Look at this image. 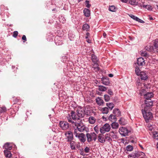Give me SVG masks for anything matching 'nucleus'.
Segmentation results:
<instances>
[{
  "instance_id": "obj_1",
  "label": "nucleus",
  "mask_w": 158,
  "mask_h": 158,
  "mask_svg": "<svg viewBox=\"0 0 158 158\" xmlns=\"http://www.w3.org/2000/svg\"><path fill=\"white\" fill-rule=\"evenodd\" d=\"M67 119L69 122L72 124L73 127L74 128V130L76 129L77 131H78L80 132H82L84 131L87 132L89 131L88 128L85 125L82 123H77L74 122L72 120L70 116L67 117Z\"/></svg>"
},
{
  "instance_id": "obj_2",
  "label": "nucleus",
  "mask_w": 158,
  "mask_h": 158,
  "mask_svg": "<svg viewBox=\"0 0 158 158\" xmlns=\"http://www.w3.org/2000/svg\"><path fill=\"white\" fill-rule=\"evenodd\" d=\"M147 104V106H146L143 105H142V106H143L144 108L141 109V112L145 121L148 123L149 120L152 119V118L153 115L152 113L150 112L152 106H148V105Z\"/></svg>"
},
{
  "instance_id": "obj_3",
  "label": "nucleus",
  "mask_w": 158,
  "mask_h": 158,
  "mask_svg": "<svg viewBox=\"0 0 158 158\" xmlns=\"http://www.w3.org/2000/svg\"><path fill=\"white\" fill-rule=\"evenodd\" d=\"M71 115H69L70 116L72 120H78L80 118H83L85 115V110L84 108L81 107H78L76 111L75 112L71 111L70 113Z\"/></svg>"
},
{
  "instance_id": "obj_4",
  "label": "nucleus",
  "mask_w": 158,
  "mask_h": 158,
  "mask_svg": "<svg viewBox=\"0 0 158 158\" xmlns=\"http://www.w3.org/2000/svg\"><path fill=\"white\" fill-rule=\"evenodd\" d=\"M154 96V94L152 92H148L146 93L144 95V98L145 99L144 100V104H143L144 106H147L148 104V106H152L153 105V102L151 98Z\"/></svg>"
},
{
  "instance_id": "obj_5",
  "label": "nucleus",
  "mask_w": 158,
  "mask_h": 158,
  "mask_svg": "<svg viewBox=\"0 0 158 158\" xmlns=\"http://www.w3.org/2000/svg\"><path fill=\"white\" fill-rule=\"evenodd\" d=\"M73 134L76 138H78L79 140L81 142L84 143L86 140V136L83 133H79L76 129L74 131Z\"/></svg>"
},
{
  "instance_id": "obj_6",
  "label": "nucleus",
  "mask_w": 158,
  "mask_h": 158,
  "mask_svg": "<svg viewBox=\"0 0 158 158\" xmlns=\"http://www.w3.org/2000/svg\"><path fill=\"white\" fill-rule=\"evenodd\" d=\"M87 141L90 143L94 140L95 141L97 139L96 134L94 132H91L90 133H87L86 134Z\"/></svg>"
},
{
  "instance_id": "obj_7",
  "label": "nucleus",
  "mask_w": 158,
  "mask_h": 158,
  "mask_svg": "<svg viewBox=\"0 0 158 158\" xmlns=\"http://www.w3.org/2000/svg\"><path fill=\"white\" fill-rule=\"evenodd\" d=\"M65 139L67 141L69 142L71 141L73 139V133L71 131H68L64 133Z\"/></svg>"
},
{
  "instance_id": "obj_8",
  "label": "nucleus",
  "mask_w": 158,
  "mask_h": 158,
  "mask_svg": "<svg viewBox=\"0 0 158 158\" xmlns=\"http://www.w3.org/2000/svg\"><path fill=\"white\" fill-rule=\"evenodd\" d=\"M130 132L127 127H121L119 128V132L122 136H126L128 135L129 133Z\"/></svg>"
},
{
  "instance_id": "obj_9",
  "label": "nucleus",
  "mask_w": 158,
  "mask_h": 158,
  "mask_svg": "<svg viewBox=\"0 0 158 158\" xmlns=\"http://www.w3.org/2000/svg\"><path fill=\"white\" fill-rule=\"evenodd\" d=\"M110 129V127L108 123H106L100 128V131L102 134H104L106 132H108Z\"/></svg>"
},
{
  "instance_id": "obj_10",
  "label": "nucleus",
  "mask_w": 158,
  "mask_h": 158,
  "mask_svg": "<svg viewBox=\"0 0 158 158\" xmlns=\"http://www.w3.org/2000/svg\"><path fill=\"white\" fill-rule=\"evenodd\" d=\"M55 43L57 45H60L63 43V38L60 36L57 35L55 37Z\"/></svg>"
},
{
  "instance_id": "obj_11",
  "label": "nucleus",
  "mask_w": 158,
  "mask_h": 158,
  "mask_svg": "<svg viewBox=\"0 0 158 158\" xmlns=\"http://www.w3.org/2000/svg\"><path fill=\"white\" fill-rule=\"evenodd\" d=\"M59 125L61 128L63 130H66L69 127V123L66 121H60Z\"/></svg>"
},
{
  "instance_id": "obj_12",
  "label": "nucleus",
  "mask_w": 158,
  "mask_h": 158,
  "mask_svg": "<svg viewBox=\"0 0 158 158\" xmlns=\"http://www.w3.org/2000/svg\"><path fill=\"white\" fill-rule=\"evenodd\" d=\"M102 83L105 85H109L110 84V81L109 78L107 77H102L101 78Z\"/></svg>"
},
{
  "instance_id": "obj_13",
  "label": "nucleus",
  "mask_w": 158,
  "mask_h": 158,
  "mask_svg": "<svg viewBox=\"0 0 158 158\" xmlns=\"http://www.w3.org/2000/svg\"><path fill=\"white\" fill-rule=\"evenodd\" d=\"M137 63L139 66H143L145 64V60L143 58L139 57L137 59Z\"/></svg>"
},
{
  "instance_id": "obj_14",
  "label": "nucleus",
  "mask_w": 158,
  "mask_h": 158,
  "mask_svg": "<svg viewBox=\"0 0 158 158\" xmlns=\"http://www.w3.org/2000/svg\"><path fill=\"white\" fill-rule=\"evenodd\" d=\"M139 76L142 80H146L148 78L147 73L143 71L140 72Z\"/></svg>"
},
{
  "instance_id": "obj_15",
  "label": "nucleus",
  "mask_w": 158,
  "mask_h": 158,
  "mask_svg": "<svg viewBox=\"0 0 158 158\" xmlns=\"http://www.w3.org/2000/svg\"><path fill=\"white\" fill-rule=\"evenodd\" d=\"M91 59L94 64H98V59L96 56L94 54H92L91 55Z\"/></svg>"
},
{
  "instance_id": "obj_16",
  "label": "nucleus",
  "mask_w": 158,
  "mask_h": 158,
  "mask_svg": "<svg viewBox=\"0 0 158 158\" xmlns=\"http://www.w3.org/2000/svg\"><path fill=\"white\" fill-rule=\"evenodd\" d=\"M98 141L101 143H104L106 141L104 137V135L102 134H99L98 136Z\"/></svg>"
},
{
  "instance_id": "obj_17",
  "label": "nucleus",
  "mask_w": 158,
  "mask_h": 158,
  "mask_svg": "<svg viewBox=\"0 0 158 158\" xmlns=\"http://www.w3.org/2000/svg\"><path fill=\"white\" fill-rule=\"evenodd\" d=\"M90 11L89 9L88 8H85L83 10V13L84 15L87 17H89L90 14Z\"/></svg>"
},
{
  "instance_id": "obj_18",
  "label": "nucleus",
  "mask_w": 158,
  "mask_h": 158,
  "mask_svg": "<svg viewBox=\"0 0 158 158\" xmlns=\"http://www.w3.org/2000/svg\"><path fill=\"white\" fill-rule=\"evenodd\" d=\"M10 150H4V152L6 157L7 158H10L12 156Z\"/></svg>"
},
{
  "instance_id": "obj_19",
  "label": "nucleus",
  "mask_w": 158,
  "mask_h": 158,
  "mask_svg": "<svg viewBox=\"0 0 158 158\" xmlns=\"http://www.w3.org/2000/svg\"><path fill=\"white\" fill-rule=\"evenodd\" d=\"M113 113L115 116H119L121 115V112L118 109H114L113 111Z\"/></svg>"
},
{
  "instance_id": "obj_20",
  "label": "nucleus",
  "mask_w": 158,
  "mask_h": 158,
  "mask_svg": "<svg viewBox=\"0 0 158 158\" xmlns=\"http://www.w3.org/2000/svg\"><path fill=\"white\" fill-rule=\"evenodd\" d=\"M96 102L98 105L100 106L103 105L104 103L103 100L99 97L96 99Z\"/></svg>"
},
{
  "instance_id": "obj_21",
  "label": "nucleus",
  "mask_w": 158,
  "mask_h": 158,
  "mask_svg": "<svg viewBox=\"0 0 158 158\" xmlns=\"http://www.w3.org/2000/svg\"><path fill=\"white\" fill-rule=\"evenodd\" d=\"M119 123L122 125H125L127 123V121L123 118L121 117L119 120Z\"/></svg>"
},
{
  "instance_id": "obj_22",
  "label": "nucleus",
  "mask_w": 158,
  "mask_h": 158,
  "mask_svg": "<svg viewBox=\"0 0 158 158\" xmlns=\"http://www.w3.org/2000/svg\"><path fill=\"white\" fill-rule=\"evenodd\" d=\"M3 147V148L5 149V150H10L12 148V146H10L9 143H5Z\"/></svg>"
},
{
  "instance_id": "obj_23",
  "label": "nucleus",
  "mask_w": 158,
  "mask_h": 158,
  "mask_svg": "<svg viewBox=\"0 0 158 158\" xmlns=\"http://www.w3.org/2000/svg\"><path fill=\"white\" fill-rule=\"evenodd\" d=\"M109 119L111 122H116L117 118L115 115L111 114L108 117Z\"/></svg>"
},
{
  "instance_id": "obj_24",
  "label": "nucleus",
  "mask_w": 158,
  "mask_h": 158,
  "mask_svg": "<svg viewBox=\"0 0 158 158\" xmlns=\"http://www.w3.org/2000/svg\"><path fill=\"white\" fill-rule=\"evenodd\" d=\"M70 148L72 150H75L76 149V143L75 142L73 141L69 142Z\"/></svg>"
},
{
  "instance_id": "obj_25",
  "label": "nucleus",
  "mask_w": 158,
  "mask_h": 158,
  "mask_svg": "<svg viewBox=\"0 0 158 158\" xmlns=\"http://www.w3.org/2000/svg\"><path fill=\"white\" fill-rule=\"evenodd\" d=\"M112 123L111 124V127L113 129H116L118 127L119 124L118 123L116 122H112Z\"/></svg>"
},
{
  "instance_id": "obj_26",
  "label": "nucleus",
  "mask_w": 158,
  "mask_h": 158,
  "mask_svg": "<svg viewBox=\"0 0 158 158\" xmlns=\"http://www.w3.org/2000/svg\"><path fill=\"white\" fill-rule=\"evenodd\" d=\"M100 110L103 114H107L109 112V109L107 107L102 108Z\"/></svg>"
},
{
  "instance_id": "obj_27",
  "label": "nucleus",
  "mask_w": 158,
  "mask_h": 158,
  "mask_svg": "<svg viewBox=\"0 0 158 158\" xmlns=\"http://www.w3.org/2000/svg\"><path fill=\"white\" fill-rule=\"evenodd\" d=\"M88 121L90 123L93 124L95 123L96 119L94 117L90 116L89 118Z\"/></svg>"
},
{
  "instance_id": "obj_28",
  "label": "nucleus",
  "mask_w": 158,
  "mask_h": 158,
  "mask_svg": "<svg viewBox=\"0 0 158 158\" xmlns=\"http://www.w3.org/2000/svg\"><path fill=\"white\" fill-rule=\"evenodd\" d=\"M98 90L102 92H104L107 89V87H106L102 85H98Z\"/></svg>"
},
{
  "instance_id": "obj_29",
  "label": "nucleus",
  "mask_w": 158,
  "mask_h": 158,
  "mask_svg": "<svg viewBox=\"0 0 158 158\" xmlns=\"http://www.w3.org/2000/svg\"><path fill=\"white\" fill-rule=\"evenodd\" d=\"M89 26L87 23L84 24L82 26V29L83 30L88 31L89 29Z\"/></svg>"
},
{
  "instance_id": "obj_30",
  "label": "nucleus",
  "mask_w": 158,
  "mask_h": 158,
  "mask_svg": "<svg viewBox=\"0 0 158 158\" xmlns=\"http://www.w3.org/2000/svg\"><path fill=\"white\" fill-rule=\"evenodd\" d=\"M143 8L149 10H152V6L149 5H143Z\"/></svg>"
},
{
  "instance_id": "obj_31",
  "label": "nucleus",
  "mask_w": 158,
  "mask_h": 158,
  "mask_svg": "<svg viewBox=\"0 0 158 158\" xmlns=\"http://www.w3.org/2000/svg\"><path fill=\"white\" fill-rule=\"evenodd\" d=\"M106 106L111 110H112L114 106V104L112 102L106 103Z\"/></svg>"
},
{
  "instance_id": "obj_32",
  "label": "nucleus",
  "mask_w": 158,
  "mask_h": 158,
  "mask_svg": "<svg viewBox=\"0 0 158 158\" xmlns=\"http://www.w3.org/2000/svg\"><path fill=\"white\" fill-rule=\"evenodd\" d=\"M129 3L133 6H136L137 5L138 2L136 0H129Z\"/></svg>"
},
{
  "instance_id": "obj_33",
  "label": "nucleus",
  "mask_w": 158,
  "mask_h": 158,
  "mask_svg": "<svg viewBox=\"0 0 158 158\" xmlns=\"http://www.w3.org/2000/svg\"><path fill=\"white\" fill-rule=\"evenodd\" d=\"M140 54L142 56L145 57H148V54L145 51H140Z\"/></svg>"
},
{
  "instance_id": "obj_34",
  "label": "nucleus",
  "mask_w": 158,
  "mask_h": 158,
  "mask_svg": "<svg viewBox=\"0 0 158 158\" xmlns=\"http://www.w3.org/2000/svg\"><path fill=\"white\" fill-rule=\"evenodd\" d=\"M134 152L136 156V157H138L141 155L144 156L145 154L144 153L142 152L135 151Z\"/></svg>"
},
{
  "instance_id": "obj_35",
  "label": "nucleus",
  "mask_w": 158,
  "mask_h": 158,
  "mask_svg": "<svg viewBox=\"0 0 158 158\" xmlns=\"http://www.w3.org/2000/svg\"><path fill=\"white\" fill-rule=\"evenodd\" d=\"M109 10L111 12H115L116 11L117 9L114 6H110L109 8Z\"/></svg>"
},
{
  "instance_id": "obj_36",
  "label": "nucleus",
  "mask_w": 158,
  "mask_h": 158,
  "mask_svg": "<svg viewBox=\"0 0 158 158\" xmlns=\"http://www.w3.org/2000/svg\"><path fill=\"white\" fill-rule=\"evenodd\" d=\"M69 37L70 40H72L75 37V35L73 34L72 33L70 32L69 33Z\"/></svg>"
},
{
  "instance_id": "obj_37",
  "label": "nucleus",
  "mask_w": 158,
  "mask_h": 158,
  "mask_svg": "<svg viewBox=\"0 0 158 158\" xmlns=\"http://www.w3.org/2000/svg\"><path fill=\"white\" fill-rule=\"evenodd\" d=\"M133 146L131 145H128L126 147V150L127 151H131L133 150Z\"/></svg>"
},
{
  "instance_id": "obj_38",
  "label": "nucleus",
  "mask_w": 158,
  "mask_h": 158,
  "mask_svg": "<svg viewBox=\"0 0 158 158\" xmlns=\"http://www.w3.org/2000/svg\"><path fill=\"white\" fill-rule=\"evenodd\" d=\"M104 98L106 102H108L110 99V97L109 95L106 94L104 95Z\"/></svg>"
},
{
  "instance_id": "obj_39",
  "label": "nucleus",
  "mask_w": 158,
  "mask_h": 158,
  "mask_svg": "<svg viewBox=\"0 0 158 158\" xmlns=\"http://www.w3.org/2000/svg\"><path fill=\"white\" fill-rule=\"evenodd\" d=\"M59 20L60 22L62 23H64L65 21V19L62 16H60L59 17Z\"/></svg>"
},
{
  "instance_id": "obj_40",
  "label": "nucleus",
  "mask_w": 158,
  "mask_h": 158,
  "mask_svg": "<svg viewBox=\"0 0 158 158\" xmlns=\"http://www.w3.org/2000/svg\"><path fill=\"white\" fill-rule=\"evenodd\" d=\"M69 60V58L68 57L66 56H64L62 57V58L61 59V61L63 62H64L66 61H68Z\"/></svg>"
},
{
  "instance_id": "obj_41",
  "label": "nucleus",
  "mask_w": 158,
  "mask_h": 158,
  "mask_svg": "<svg viewBox=\"0 0 158 158\" xmlns=\"http://www.w3.org/2000/svg\"><path fill=\"white\" fill-rule=\"evenodd\" d=\"M140 70L139 69V68L137 67L135 68V72L136 74L138 76L140 75V73L141 72H140Z\"/></svg>"
},
{
  "instance_id": "obj_42",
  "label": "nucleus",
  "mask_w": 158,
  "mask_h": 158,
  "mask_svg": "<svg viewBox=\"0 0 158 158\" xmlns=\"http://www.w3.org/2000/svg\"><path fill=\"white\" fill-rule=\"evenodd\" d=\"M146 90L145 89H141L139 92V94L140 96H143L144 95V94H145L146 93Z\"/></svg>"
},
{
  "instance_id": "obj_43",
  "label": "nucleus",
  "mask_w": 158,
  "mask_h": 158,
  "mask_svg": "<svg viewBox=\"0 0 158 158\" xmlns=\"http://www.w3.org/2000/svg\"><path fill=\"white\" fill-rule=\"evenodd\" d=\"M89 2L88 0H86L85 2V6L87 8H89L91 6V5L89 4Z\"/></svg>"
},
{
  "instance_id": "obj_44",
  "label": "nucleus",
  "mask_w": 158,
  "mask_h": 158,
  "mask_svg": "<svg viewBox=\"0 0 158 158\" xmlns=\"http://www.w3.org/2000/svg\"><path fill=\"white\" fill-rule=\"evenodd\" d=\"M105 139H106L109 142H110L112 141V139L110 137L108 136V135L107 134H106L105 135Z\"/></svg>"
},
{
  "instance_id": "obj_45",
  "label": "nucleus",
  "mask_w": 158,
  "mask_h": 158,
  "mask_svg": "<svg viewBox=\"0 0 158 158\" xmlns=\"http://www.w3.org/2000/svg\"><path fill=\"white\" fill-rule=\"evenodd\" d=\"M94 131L97 134H98L99 132V128L98 125H96L94 128Z\"/></svg>"
},
{
  "instance_id": "obj_46",
  "label": "nucleus",
  "mask_w": 158,
  "mask_h": 158,
  "mask_svg": "<svg viewBox=\"0 0 158 158\" xmlns=\"http://www.w3.org/2000/svg\"><path fill=\"white\" fill-rule=\"evenodd\" d=\"M154 138L158 140V133L156 131H154L153 133Z\"/></svg>"
},
{
  "instance_id": "obj_47",
  "label": "nucleus",
  "mask_w": 158,
  "mask_h": 158,
  "mask_svg": "<svg viewBox=\"0 0 158 158\" xmlns=\"http://www.w3.org/2000/svg\"><path fill=\"white\" fill-rule=\"evenodd\" d=\"M6 111V109L5 107H2L0 109V113H2L5 112Z\"/></svg>"
},
{
  "instance_id": "obj_48",
  "label": "nucleus",
  "mask_w": 158,
  "mask_h": 158,
  "mask_svg": "<svg viewBox=\"0 0 158 158\" xmlns=\"http://www.w3.org/2000/svg\"><path fill=\"white\" fill-rule=\"evenodd\" d=\"M128 157L130 158H136V157L135 152H133L132 153L128 155Z\"/></svg>"
},
{
  "instance_id": "obj_49",
  "label": "nucleus",
  "mask_w": 158,
  "mask_h": 158,
  "mask_svg": "<svg viewBox=\"0 0 158 158\" xmlns=\"http://www.w3.org/2000/svg\"><path fill=\"white\" fill-rule=\"evenodd\" d=\"M129 16L133 19L134 20H135L136 21H137L138 17H137L135 16V15H133L132 14H131L129 15Z\"/></svg>"
},
{
  "instance_id": "obj_50",
  "label": "nucleus",
  "mask_w": 158,
  "mask_h": 158,
  "mask_svg": "<svg viewBox=\"0 0 158 158\" xmlns=\"http://www.w3.org/2000/svg\"><path fill=\"white\" fill-rule=\"evenodd\" d=\"M154 46L156 48H158V39L156 40L154 43Z\"/></svg>"
},
{
  "instance_id": "obj_51",
  "label": "nucleus",
  "mask_w": 158,
  "mask_h": 158,
  "mask_svg": "<svg viewBox=\"0 0 158 158\" xmlns=\"http://www.w3.org/2000/svg\"><path fill=\"white\" fill-rule=\"evenodd\" d=\"M107 92L110 95H113V93L111 89H109Z\"/></svg>"
},
{
  "instance_id": "obj_52",
  "label": "nucleus",
  "mask_w": 158,
  "mask_h": 158,
  "mask_svg": "<svg viewBox=\"0 0 158 158\" xmlns=\"http://www.w3.org/2000/svg\"><path fill=\"white\" fill-rule=\"evenodd\" d=\"M89 150H90L89 148L87 147H86L84 149L85 151V152L86 153H88L89 152Z\"/></svg>"
},
{
  "instance_id": "obj_53",
  "label": "nucleus",
  "mask_w": 158,
  "mask_h": 158,
  "mask_svg": "<svg viewBox=\"0 0 158 158\" xmlns=\"http://www.w3.org/2000/svg\"><path fill=\"white\" fill-rule=\"evenodd\" d=\"M80 154L81 155L84 156L85 155V153H84V151H83V149L82 148L80 150Z\"/></svg>"
},
{
  "instance_id": "obj_54",
  "label": "nucleus",
  "mask_w": 158,
  "mask_h": 158,
  "mask_svg": "<svg viewBox=\"0 0 158 158\" xmlns=\"http://www.w3.org/2000/svg\"><path fill=\"white\" fill-rule=\"evenodd\" d=\"M18 32L17 31H14L13 32V36L15 38H16L18 35Z\"/></svg>"
},
{
  "instance_id": "obj_55",
  "label": "nucleus",
  "mask_w": 158,
  "mask_h": 158,
  "mask_svg": "<svg viewBox=\"0 0 158 158\" xmlns=\"http://www.w3.org/2000/svg\"><path fill=\"white\" fill-rule=\"evenodd\" d=\"M151 48V46L150 45H149L148 46H147L145 47V49L146 50L149 51L150 50V49Z\"/></svg>"
},
{
  "instance_id": "obj_56",
  "label": "nucleus",
  "mask_w": 158,
  "mask_h": 158,
  "mask_svg": "<svg viewBox=\"0 0 158 158\" xmlns=\"http://www.w3.org/2000/svg\"><path fill=\"white\" fill-rule=\"evenodd\" d=\"M136 21L141 23H144V22L141 19H139L138 18V19Z\"/></svg>"
},
{
  "instance_id": "obj_57",
  "label": "nucleus",
  "mask_w": 158,
  "mask_h": 158,
  "mask_svg": "<svg viewBox=\"0 0 158 158\" xmlns=\"http://www.w3.org/2000/svg\"><path fill=\"white\" fill-rule=\"evenodd\" d=\"M144 85L145 88L147 89H150V86L149 85H147L146 84H144Z\"/></svg>"
},
{
  "instance_id": "obj_58",
  "label": "nucleus",
  "mask_w": 158,
  "mask_h": 158,
  "mask_svg": "<svg viewBox=\"0 0 158 158\" xmlns=\"http://www.w3.org/2000/svg\"><path fill=\"white\" fill-rule=\"evenodd\" d=\"M22 40L26 41L27 40V38L25 35H23L22 38Z\"/></svg>"
},
{
  "instance_id": "obj_59",
  "label": "nucleus",
  "mask_w": 158,
  "mask_h": 158,
  "mask_svg": "<svg viewBox=\"0 0 158 158\" xmlns=\"http://www.w3.org/2000/svg\"><path fill=\"white\" fill-rule=\"evenodd\" d=\"M122 2L124 3H127L129 0H120Z\"/></svg>"
},
{
  "instance_id": "obj_60",
  "label": "nucleus",
  "mask_w": 158,
  "mask_h": 158,
  "mask_svg": "<svg viewBox=\"0 0 158 158\" xmlns=\"http://www.w3.org/2000/svg\"><path fill=\"white\" fill-rule=\"evenodd\" d=\"M51 37H52V36H51V38L49 37V39H48V38H47V40L48 41H51L52 40V39L51 38Z\"/></svg>"
},
{
  "instance_id": "obj_61",
  "label": "nucleus",
  "mask_w": 158,
  "mask_h": 158,
  "mask_svg": "<svg viewBox=\"0 0 158 158\" xmlns=\"http://www.w3.org/2000/svg\"><path fill=\"white\" fill-rule=\"evenodd\" d=\"M76 147L77 148L79 149L80 147V145L79 144H79H77L76 145Z\"/></svg>"
},
{
  "instance_id": "obj_62",
  "label": "nucleus",
  "mask_w": 158,
  "mask_h": 158,
  "mask_svg": "<svg viewBox=\"0 0 158 158\" xmlns=\"http://www.w3.org/2000/svg\"><path fill=\"white\" fill-rule=\"evenodd\" d=\"M108 76L110 77H112L113 76V75L112 74L110 73L108 74Z\"/></svg>"
},
{
  "instance_id": "obj_63",
  "label": "nucleus",
  "mask_w": 158,
  "mask_h": 158,
  "mask_svg": "<svg viewBox=\"0 0 158 158\" xmlns=\"http://www.w3.org/2000/svg\"><path fill=\"white\" fill-rule=\"evenodd\" d=\"M62 92H63V91L62 90H60V91L59 93V96H60V97L62 96H60V93H62Z\"/></svg>"
},
{
  "instance_id": "obj_64",
  "label": "nucleus",
  "mask_w": 158,
  "mask_h": 158,
  "mask_svg": "<svg viewBox=\"0 0 158 158\" xmlns=\"http://www.w3.org/2000/svg\"><path fill=\"white\" fill-rule=\"evenodd\" d=\"M139 147L142 149H143V147L140 144H139Z\"/></svg>"
}]
</instances>
